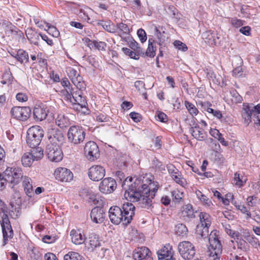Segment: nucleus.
I'll return each mask as SVG.
<instances>
[{
  "label": "nucleus",
  "instance_id": "44",
  "mask_svg": "<svg viewBox=\"0 0 260 260\" xmlns=\"http://www.w3.org/2000/svg\"><path fill=\"white\" fill-rule=\"evenodd\" d=\"M172 196L173 201L175 203H179L183 200L184 193L183 192L176 189L172 191Z\"/></svg>",
  "mask_w": 260,
  "mask_h": 260
},
{
  "label": "nucleus",
  "instance_id": "26",
  "mask_svg": "<svg viewBox=\"0 0 260 260\" xmlns=\"http://www.w3.org/2000/svg\"><path fill=\"white\" fill-rule=\"evenodd\" d=\"M151 252L146 247H138L133 252V257L135 260H142L150 256Z\"/></svg>",
  "mask_w": 260,
  "mask_h": 260
},
{
  "label": "nucleus",
  "instance_id": "62",
  "mask_svg": "<svg viewBox=\"0 0 260 260\" xmlns=\"http://www.w3.org/2000/svg\"><path fill=\"white\" fill-rule=\"evenodd\" d=\"M226 234L230 236L232 238H234V239H239L240 234L237 231H235L231 229L228 231V233H226Z\"/></svg>",
  "mask_w": 260,
  "mask_h": 260
},
{
  "label": "nucleus",
  "instance_id": "23",
  "mask_svg": "<svg viewBox=\"0 0 260 260\" xmlns=\"http://www.w3.org/2000/svg\"><path fill=\"white\" fill-rule=\"evenodd\" d=\"M168 170L173 180L181 186L184 187L186 184V181L181 177L179 170L172 165L168 166Z\"/></svg>",
  "mask_w": 260,
  "mask_h": 260
},
{
  "label": "nucleus",
  "instance_id": "45",
  "mask_svg": "<svg viewBox=\"0 0 260 260\" xmlns=\"http://www.w3.org/2000/svg\"><path fill=\"white\" fill-rule=\"evenodd\" d=\"M154 41L152 39H149L148 46L145 52V56L150 57H153L155 55V48L153 46V43Z\"/></svg>",
  "mask_w": 260,
  "mask_h": 260
},
{
  "label": "nucleus",
  "instance_id": "2",
  "mask_svg": "<svg viewBox=\"0 0 260 260\" xmlns=\"http://www.w3.org/2000/svg\"><path fill=\"white\" fill-rule=\"evenodd\" d=\"M209 227L198 225L196 234L199 238H206L208 236L209 246L208 247L210 260H220L222 254V246L217 235V231H212L209 235Z\"/></svg>",
  "mask_w": 260,
  "mask_h": 260
},
{
  "label": "nucleus",
  "instance_id": "6",
  "mask_svg": "<svg viewBox=\"0 0 260 260\" xmlns=\"http://www.w3.org/2000/svg\"><path fill=\"white\" fill-rule=\"evenodd\" d=\"M67 136L69 142L76 145L84 141L85 132L82 127L78 125H73L69 128Z\"/></svg>",
  "mask_w": 260,
  "mask_h": 260
},
{
  "label": "nucleus",
  "instance_id": "32",
  "mask_svg": "<svg viewBox=\"0 0 260 260\" xmlns=\"http://www.w3.org/2000/svg\"><path fill=\"white\" fill-rule=\"evenodd\" d=\"M26 36L31 44H32L36 46L39 45L41 34H39L35 30L30 29L26 30Z\"/></svg>",
  "mask_w": 260,
  "mask_h": 260
},
{
  "label": "nucleus",
  "instance_id": "27",
  "mask_svg": "<svg viewBox=\"0 0 260 260\" xmlns=\"http://www.w3.org/2000/svg\"><path fill=\"white\" fill-rule=\"evenodd\" d=\"M87 249L90 251L93 250L95 248L101 246L99 236L95 233L89 234L88 241L86 243Z\"/></svg>",
  "mask_w": 260,
  "mask_h": 260
},
{
  "label": "nucleus",
  "instance_id": "9",
  "mask_svg": "<svg viewBox=\"0 0 260 260\" xmlns=\"http://www.w3.org/2000/svg\"><path fill=\"white\" fill-rule=\"evenodd\" d=\"M7 213H3L2 220L1 221L3 235V246H5L7 243L8 239H11L13 236V231Z\"/></svg>",
  "mask_w": 260,
  "mask_h": 260
},
{
  "label": "nucleus",
  "instance_id": "36",
  "mask_svg": "<svg viewBox=\"0 0 260 260\" xmlns=\"http://www.w3.org/2000/svg\"><path fill=\"white\" fill-rule=\"evenodd\" d=\"M88 45L92 48H95L99 51H104L106 50L107 44L104 42L88 40Z\"/></svg>",
  "mask_w": 260,
  "mask_h": 260
},
{
  "label": "nucleus",
  "instance_id": "53",
  "mask_svg": "<svg viewBox=\"0 0 260 260\" xmlns=\"http://www.w3.org/2000/svg\"><path fill=\"white\" fill-rule=\"evenodd\" d=\"M47 26H48L47 30L50 34L52 33V35L54 37H57L59 36V32L55 27L50 26L48 23H47Z\"/></svg>",
  "mask_w": 260,
  "mask_h": 260
},
{
  "label": "nucleus",
  "instance_id": "24",
  "mask_svg": "<svg viewBox=\"0 0 260 260\" xmlns=\"http://www.w3.org/2000/svg\"><path fill=\"white\" fill-rule=\"evenodd\" d=\"M70 235L72 243L75 245H81L84 244L86 239L84 234L81 232L80 230H72L70 232Z\"/></svg>",
  "mask_w": 260,
  "mask_h": 260
},
{
  "label": "nucleus",
  "instance_id": "7",
  "mask_svg": "<svg viewBox=\"0 0 260 260\" xmlns=\"http://www.w3.org/2000/svg\"><path fill=\"white\" fill-rule=\"evenodd\" d=\"M82 91L79 90L74 92L72 96L73 103H72L73 104L74 109L84 114H88L89 110L87 107L86 100L82 95Z\"/></svg>",
  "mask_w": 260,
  "mask_h": 260
},
{
  "label": "nucleus",
  "instance_id": "31",
  "mask_svg": "<svg viewBox=\"0 0 260 260\" xmlns=\"http://www.w3.org/2000/svg\"><path fill=\"white\" fill-rule=\"evenodd\" d=\"M22 184L26 194L28 197H32L35 193L32 185L31 179L27 176H24L23 177Z\"/></svg>",
  "mask_w": 260,
  "mask_h": 260
},
{
  "label": "nucleus",
  "instance_id": "13",
  "mask_svg": "<svg viewBox=\"0 0 260 260\" xmlns=\"http://www.w3.org/2000/svg\"><path fill=\"white\" fill-rule=\"evenodd\" d=\"M56 180L61 182H69L73 179V174L70 170L64 168H56L54 172Z\"/></svg>",
  "mask_w": 260,
  "mask_h": 260
},
{
  "label": "nucleus",
  "instance_id": "61",
  "mask_svg": "<svg viewBox=\"0 0 260 260\" xmlns=\"http://www.w3.org/2000/svg\"><path fill=\"white\" fill-rule=\"evenodd\" d=\"M209 133L213 137L217 139H218L220 136H222V134L220 133L219 131L215 128H211Z\"/></svg>",
  "mask_w": 260,
  "mask_h": 260
},
{
  "label": "nucleus",
  "instance_id": "25",
  "mask_svg": "<svg viewBox=\"0 0 260 260\" xmlns=\"http://www.w3.org/2000/svg\"><path fill=\"white\" fill-rule=\"evenodd\" d=\"M117 27L118 30L119 35L122 39L124 41L131 40L130 29L127 24L123 22L117 23Z\"/></svg>",
  "mask_w": 260,
  "mask_h": 260
},
{
  "label": "nucleus",
  "instance_id": "47",
  "mask_svg": "<svg viewBox=\"0 0 260 260\" xmlns=\"http://www.w3.org/2000/svg\"><path fill=\"white\" fill-rule=\"evenodd\" d=\"M95 120L99 122H111L112 118L107 116L105 113H101L95 114Z\"/></svg>",
  "mask_w": 260,
  "mask_h": 260
},
{
  "label": "nucleus",
  "instance_id": "43",
  "mask_svg": "<svg viewBox=\"0 0 260 260\" xmlns=\"http://www.w3.org/2000/svg\"><path fill=\"white\" fill-rule=\"evenodd\" d=\"M215 149L216 150L214 151L212 155L214 156V160L217 163H221L223 160L222 155L218 151L220 149V146L218 143L215 144Z\"/></svg>",
  "mask_w": 260,
  "mask_h": 260
},
{
  "label": "nucleus",
  "instance_id": "3",
  "mask_svg": "<svg viewBox=\"0 0 260 260\" xmlns=\"http://www.w3.org/2000/svg\"><path fill=\"white\" fill-rule=\"evenodd\" d=\"M135 210V207L132 203H125L121 207L112 206L109 210V217L111 222L114 224L118 225L122 222L123 224L127 225L133 219Z\"/></svg>",
  "mask_w": 260,
  "mask_h": 260
},
{
  "label": "nucleus",
  "instance_id": "30",
  "mask_svg": "<svg viewBox=\"0 0 260 260\" xmlns=\"http://www.w3.org/2000/svg\"><path fill=\"white\" fill-rule=\"evenodd\" d=\"M55 123L61 128H64L70 125L69 117L64 113H58L55 118Z\"/></svg>",
  "mask_w": 260,
  "mask_h": 260
},
{
  "label": "nucleus",
  "instance_id": "29",
  "mask_svg": "<svg viewBox=\"0 0 260 260\" xmlns=\"http://www.w3.org/2000/svg\"><path fill=\"white\" fill-rule=\"evenodd\" d=\"M244 112L242 113V117L244 120V123L249 125L251 122V119L255 117L256 114L254 113L253 109H251V106L249 105L244 106Z\"/></svg>",
  "mask_w": 260,
  "mask_h": 260
},
{
  "label": "nucleus",
  "instance_id": "21",
  "mask_svg": "<svg viewBox=\"0 0 260 260\" xmlns=\"http://www.w3.org/2000/svg\"><path fill=\"white\" fill-rule=\"evenodd\" d=\"M48 142L47 144H52L53 145H59L63 140L62 133L58 129H52L48 134Z\"/></svg>",
  "mask_w": 260,
  "mask_h": 260
},
{
  "label": "nucleus",
  "instance_id": "49",
  "mask_svg": "<svg viewBox=\"0 0 260 260\" xmlns=\"http://www.w3.org/2000/svg\"><path fill=\"white\" fill-rule=\"evenodd\" d=\"M236 208L238 210H240V211L242 213L246 214V215L247 216V219L251 218V214L250 212L249 209H248L247 207H246L245 205H241V204L239 205L238 206H236Z\"/></svg>",
  "mask_w": 260,
  "mask_h": 260
},
{
  "label": "nucleus",
  "instance_id": "58",
  "mask_svg": "<svg viewBox=\"0 0 260 260\" xmlns=\"http://www.w3.org/2000/svg\"><path fill=\"white\" fill-rule=\"evenodd\" d=\"M125 41L129 43V46L134 51H135L139 47V44L136 41H135L132 37L131 40Z\"/></svg>",
  "mask_w": 260,
  "mask_h": 260
},
{
  "label": "nucleus",
  "instance_id": "54",
  "mask_svg": "<svg viewBox=\"0 0 260 260\" xmlns=\"http://www.w3.org/2000/svg\"><path fill=\"white\" fill-rule=\"evenodd\" d=\"M201 104L203 107H204V110L209 113H211L213 114L214 111H215L210 107L212 106V104L209 102L202 103H201Z\"/></svg>",
  "mask_w": 260,
  "mask_h": 260
},
{
  "label": "nucleus",
  "instance_id": "10",
  "mask_svg": "<svg viewBox=\"0 0 260 260\" xmlns=\"http://www.w3.org/2000/svg\"><path fill=\"white\" fill-rule=\"evenodd\" d=\"M46 153L48 159L51 161L59 162L63 158V153L59 145L47 144Z\"/></svg>",
  "mask_w": 260,
  "mask_h": 260
},
{
  "label": "nucleus",
  "instance_id": "64",
  "mask_svg": "<svg viewBox=\"0 0 260 260\" xmlns=\"http://www.w3.org/2000/svg\"><path fill=\"white\" fill-rule=\"evenodd\" d=\"M43 241L46 243H52L55 240L54 237H52L49 235H45L42 239Z\"/></svg>",
  "mask_w": 260,
  "mask_h": 260
},
{
  "label": "nucleus",
  "instance_id": "22",
  "mask_svg": "<svg viewBox=\"0 0 260 260\" xmlns=\"http://www.w3.org/2000/svg\"><path fill=\"white\" fill-rule=\"evenodd\" d=\"M158 260H176L172 248L169 245L164 246L157 252Z\"/></svg>",
  "mask_w": 260,
  "mask_h": 260
},
{
  "label": "nucleus",
  "instance_id": "63",
  "mask_svg": "<svg viewBox=\"0 0 260 260\" xmlns=\"http://www.w3.org/2000/svg\"><path fill=\"white\" fill-rule=\"evenodd\" d=\"M243 70L241 67L239 66L235 69H234L233 71V73L234 75L237 77H241L243 75Z\"/></svg>",
  "mask_w": 260,
  "mask_h": 260
},
{
  "label": "nucleus",
  "instance_id": "55",
  "mask_svg": "<svg viewBox=\"0 0 260 260\" xmlns=\"http://www.w3.org/2000/svg\"><path fill=\"white\" fill-rule=\"evenodd\" d=\"M15 29H17L16 27L13 25V27H11V29L8 28V27H6L4 28L5 34L7 35H10L13 31L16 32L17 34L20 36H23V32L20 30H16Z\"/></svg>",
  "mask_w": 260,
  "mask_h": 260
},
{
  "label": "nucleus",
  "instance_id": "59",
  "mask_svg": "<svg viewBox=\"0 0 260 260\" xmlns=\"http://www.w3.org/2000/svg\"><path fill=\"white\" fill-rule=\"evenodd\" d=\"M231 23L235 27H239L243 25V21L237 18H232Z\"/></svg>",
  "mask_w": 260,
  "mask_h": 260
},
{
  "label": "nucleus",
  "instance_id": "12",
  "mask_svg": "<svg viewBox=\"0 0 260 260\" xmlns=\"http://www.w3.org/2000/svg\"><path fill=\"white\" fill-rule=\"evenodd\" d=\"M11 114L14 118L26 121L30 117L31 109L28 107H14L11 109Z\"/></svg>",
  "mask_w": 260,
  "mask_h": 260
},
{
  "label": "nucleus",
  "instance_id": "39",
  "mask_svg": "<svg viewBox=\"0 0 260 260\" xmlns=\"http://www.w3.org/2000/svg\"><path fill=\"white\" fill-rule=\"evenodd\" d=\"M175 233L177 236L183 237L187 236L188 229L185 224L178 223L175 226Z\"/></svg>",
  "mask_w": 260,
  "mask_h": 260
},
{
  "label": "nucleus",
  "instance_id": "1",
  "mask_svg": "<svg viewBox=\"0 0 260 260\" xmlns=\"http://www.w3.org/2000/svg\"><path fill=\"white\" fill-rule=\"evenodd\" d=\"M143 178L142 181L136 178L132 183V177H127L124 180L122 186L125 190L124 196L127 201L139 202L142 207L149 209L152 207V200L155 196L159 184L150 178Z\"/></svg>",
  "mask_w": 260,
  "mask_h": 260
},
{
  "label": "nucleus",
  "instance_id": "42",
  "mask_svg": "<svg viewBox=\"0 0 260 260\" xmlns=\"http://www.w3.org/2000/svg\"><path fill=\"white\" fill-rule=\"evenodd\" d=\"M32 148L33 149L31 150V152L29 153L32 154L34 160L37 161L41 159L43 156V151L42 149L38 146Z\"/></svg>",
  "mask_w": 260,
  "mask_h": 260
},
{
  "label": "nucleus",
  "instance_id": "19",
  "mask_svg": "<svg viewBox=\"0 0 260 260\" xmlns=\"http://www.w3.org/2000/svg\"><path fill=\"white\" fill-rule=\"evenodd\" d=\"M195 212L190 204L183 206L179 212L180 218L185 221H189L191 219L195 217Z\"/></svg>",
  "mask_w": 260,
  "mask_h": 260
},
{
  "label": "nucleus",
  "instance_id": "35",
  "mask_svg": "<svg viewBox=\"0 0 260 260\" xmlns=\"http://www.w3.org/2000/svg\"><path fill=\"white\" fill-rule=\"evenodd\" d=\"M15 58L21 63L28 62L29 56L28 53L22 49H19L16 53Z\"/></svg>",
  "mask_w": 260,
  "mask_h": 260
},
{
  "label": "nucleus",
  "instance_id": "17",
  "mask_svg": "<svg viewBox=\"0 0 260 260\" xmlns=\"http://www.w3.org/2000/svg\"><path fill=\"white\" fill-rule=\"evenodd\" d=\"M202 39L205 43L210 46L216 45L220 43V37L218 34L213 30H208L203 32Z\"/></svg>",
  "mask_w": 260,
  "mask_h": 260
},
{
  "label": "nucleus",
  "instance_id": "60",
  "mask_svg": "<svg viewBox=\"0 0 260 260\" xmlns=\"http://www.w3.org/2000/svg\"><path fill=\"white\" fill-rule=\"evenodd\" d=\"M144 86L145 84L142 81L139 80L135 82V87L140 92H141V90L143 89H144V90H145Z\"/></svg>",
  "mask_w": 260,
  "mask_h": 260
},
{
  "label": "nucleus",
  "instance_id": "37",
  "mask_svg": "<svg viewBox=\"0 0 260 260\" xmlns=\"http://www.w3.org/2000/svg\"><path fill=\"white\" fill-rule=\"evenodd\" d=\"M74 92L72 87L64 88L60 91L61 95L63 98L64 100L71 103H73L72 96Z\"/></svg>",
  "mask_w": 260,
  "mask_h": 260
},
{
  "label": "nucleus",
  "instance_id": "38",
  "mask_svg": "<svg viewBox=\"0 0 260 260\" xmlns=\"http://www.w3.org/2000/svg\"><path fill=\"white\" fill-rule=\"evenodd\" d=\"M35 161L33 158L32 154L29 152L25 153L21 158L22 164L24 167H30L32 162Z\"/></svg>",
  "mask_w": 260,
  "mask_h": 260
},
{
  "label": "nucleus",
  "instance_id": "16",
  "mask_svg": "<svg viewBox=\"0 0 260 260\" xmlns=\"http://www.w3.org/2000/svg\"><path fill=\"white\" fill-rule=\"evenodd\" d=\"M88 175L89 178L92 181H99L105 176V170L101 166H93L89 168Z\"/></svg>",
  "mask_w": 260,
  "mask_h": 260
},
{
  "label": "nucleus",
  "instance_id": "15",
  "mask_svg": "<svg viewBox=\"0 0 260 260\" xmlns=\"http://www.w3.org/2000/svg\"><path fill=\"white\" fill-rule=\"evenodd\" d=\"M117 187L115 180L111 177L105 178L100 183L99 189L103 193H110L112 192Z\"/></svg>",
  "mask_w": 260,
  "mask_h": 260
},
{
  "label": "nucleus",
  "instance_id": "41",
  "mask_svg": "<svg viewBox=\"0 0 260 260\" xmlns=\"http://www.w3.org/2000/svg\"><path fill=\"white\" fill-rule=\"evenodd\" d=\"M63 260H83V257L77 252L69 251L64 255Z\"/></svg>",
  "mask_w": 260,
  "mask_h": 260
},
{
  "label": "nucleus",
  "instance_id": "56",
  "mask_svg": "<svg viewBox=\"0 0 260 260\" xmlns=\"http://www.w3.org/2000/svg\"><path fill=\"white\" fill-rule=\"evenodd\" d=\"M200 200L204 206L210 207L211 205H212L211 201L205 194H203V197L200 199Z\"/></svg>",
  "mask_w": 260,
  "mask_h": 260
},
{
  "label": "nucleus",
  "instance_id": "33",
  "mask_svg": "<svg viewBox=\"0 0 260 260\" xmlns=\"http://www.w3.org/2000/svg\"><path fill=\"white\" fill-rule=\"evenodd\" d=\"M244 237L247 240L251 246L255 248H258L260 247V243L258 239L255 237L253 235H250L248 231H245L244 233Z\"/></svg>",
  "mask_w": 260,
  "mask_h": 260
},
{
  "label": "nucleus",
  "instance_id": "46",
  "mask_svg": "<svg viewBox=\"0 0 260 260\" xmlns=\"http://www.w3.org/2000/svg\"><path fill=\"white\" fill-rule=\"evenodd\" d=\"M246 201L249 207H254L260 204V199L255 196L248 197Z\"/></svg>",
  "mask_w": 260,
  "mask_h": 260
},
{
  "label": "nucleus",
  "instance_id": "8",
  "mask_svg": "<svg viewBox=\"0 0 260 260\" xmlns=\"http://www.w3.org/2000/svg\"><path fill=\"white\" fill-rule=\"evenodd\" d=\"M178 249L180 256L184 260H191L195 255V247L189 241H183L180 242Z\"/></svg>",
  "mask_w": 260,
  "mask_h": 260
},
{
  "label": "nucleus",
  "instance_id": "48",
  "mask_svg": "<svg viewBox=\"0 0 260 260\" xmlns=\"http://www.w3.org/2000/svg\"><path fill=\"white\" fill-rule=\"evenodd\" d=\"M122 50L125 55L129 56L131 58L136 60L139 59L138 55H137L135 51H132L130 49L126 47L122 48Z\"/></svg>",
  "mask_w": 260,
  "mask_h": 260
},
{
  "label": "nucleus",
  "instance_id": "57",
  "mask_svg": "<svg viewBox=\"0 0 260 260\" xmlns=\"http://www.w3.org/2000/svg\"><path fill=\"white\" fill-rule=\"evenodd\" d=\"M16 98L17 101L21 102H26L28 100L27 95L22 92L18 93L16 95Z\"/></svg>",
  "mask_w": 260,
  "mask_h": 260
},
{
  "label": "nucleus",
  "instance_id": "51",
  "mask_svg": "<svg viewBox=\"0 0 260 260\" xmlns=\"http://www.w3.org/2000/svg\"><path fill=\"white\" fill-rule=\"evenodd\" d=\"M137 35L142 43L145 42L147 40V35L145 31L142 29L140 28L137 30Z\"/></svg>",
  "mask_w": 260,
  "mask_h": 260
},
{
  "label": "nucleus",
  "instance_id": "40",
  "mask_svg": "<svg viewBox=\"0 0 260 260\" xmlns=\"http://www.w3.org/2000/svg\"><path fill=\"white\" fill-rule=\"evenodd\" d=\"M201 224L200 225L210 226L211 223V217L209 214L206 212H201L200 215Z\"/></svg>",
  "mask_w": 260,
  "mask_h": 260
},
{
  "label": "nucleus",
  "instance_id": "20",
  "mask_svg": "<svg viewBox=\"0 0 260 260\" xmlns=\"http://www.w3.org/2000/svg\"><path fill=\"white\" fill-rule=\"evenodd\" d=\"M105 212L103 208L95 207L91 211L90 218L93 222L102 223L105 220Z\"/></svg>",
  "mask_w": 260,
  "mask_h": 260
},
{
  "label": "nucleus",
  "instance_id": "34",
  "mask_svg": "<svg viewBox=\"0 0 260 260\" xmlns=\"http://www.w3.org/2000/svg\"><path fill=\"white\" fill-rule=\"evenodd\" d=\"M247 178L244 175L236 172L234 174L233 184L236 186L241 187L243 186L247 181Z\"/></svg>",
  "mask_w": 260,
  "mask_h": 260
},
{
  "label": "nucleus",
  "instance_id": "11",
  "mask_svg": "<svg viewBox=\"0 0 260 260\" xmlns=\"http://www.w3.org/2000/svg\"><path fill=\"white\" fill-rule=\"evenodd\" d=\"M67 73L72 82L79 90H84L86 85L80 74L73 68L69 67L67 69Z\"/></svg>",
  "mask_w": 260,
  "mask_h": 260
},
{
  "label": "nucleus",
  "instance_id": "5",
  "mask_svg": "<svg viewBox=\"0 0 260 260\" xmlns=\"http://www.w3.org/2000/svg\"><path fill=\"white\" fill-rule=\"evenodd\" d=\"M5 179L11 187L18 184L23 178L22 170L19 167H8L4 172Z\"/></svg>",
  "mask_w": 260,
  "mask_h": 260
},
{
  "label": "nucleus",
  "instance_id": "50",
  "mask_svg": "<svg viewBox=\"0 0 260 260\" xmlns=\"http://www.w3.org/2000/svg\"><path fill=\"white\" fill-rule=\"evenodd\" d=\"M174 46L178 50L185 52L187 50V46L182 42L179 40H176L174 42Z\"/></svg>",
  "mask_w": 260,
  "mask_h": 260
},
{
  "label": "nucleus",
  "instance_id": "4",
  "mask_svg": "<svg viewBox=\"0 0 260 260\" xmlns=\"http://www.w3.org/2000/svg\"><path fill=\"white\" fill-rule=\"evenodd\" d=\"M44 136V131L41 126L35 125L27 132L26 143L30 148H35L40 144Z\"/></svg>",
  "mask_w": 260,
  "mask_h": 260
},
{
  "label": "nucleus",
  "instance_id": "28",
  "mask_svg": "<svg viewBox=\"0 0 260 260\" xmlns=\"http://www.w3.org/2000/svg\"><path fill=\"white\" fill-rule=\"evenodd\" d=\"M190 133L194 138L198 141H204L207 137V133L199 126L190 127Z\"/></svg>",
  "mask_w": 260,
  "mask_h": 260
},
{
  "label": "nucleus",
  "instance_id": "52",
  "mask_svg": "<svg viewBox=\"0 0 260 260\" xmlns=\"http://www.w3.org/2000/svg\"><path fill=\"white\" fill-rule=\"evenodd\" d=\"M207 77L210 80H211L213 83L216 84H219L220 81L216 78V75L213 71H208L207 74Z\"/></svg>",
  "mask_w": 260,
  "mask_h": 260
},
{
  "label": "nucleus",
  "instance_id": "18",
  "mask_svg": "<svg viewBox=\"0 0 260 260\" xmlns=\"http://www.w3.org/2000/svg\"><path fill=\"white\" fill-rule=\"evenodd\" d=\"M48 111V107L46 105L42 103L36 104L33 110L34 117L37 120L42 121L46 119Z\"/></svg>",
  "mask_w": 260,
  "mask_h": 260
},
{
  "label": "nucleus",
  "instance_id": "14",
  "mask_svg": "<svg viewBox=\"0 0 260 260\" xmlns=\"http://www.w3.org/2000/svg\"><path fill=\"white\" fill-rule=\"evenodd\" d=\"M84 152L90 161L94 160L100 156V151L97 144L93 141H89L85 144Z\"/></svg>",
  "mask_w": 260,
  "mask_h": 260
}]
</instances>
